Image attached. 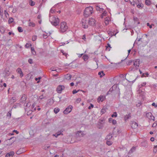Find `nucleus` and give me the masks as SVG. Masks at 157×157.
Masks as SVG:
<instances>
[{
	"label": "nucleus",
	"instance_id": "obj_1",
	"mask_svg": "<svg viewBox=\"0 0 157 157\" xmlns=\"http://www.w3.org/2000/svg\"><path fill=\"white\" fill-rule=\"evenodd\" d=\"M93 8L91 6L87 7L85 8L84 11V15L86 17H88L93 13Z\"/></svg>",
	"mask_w": 157,
	"mask_h": 157
},
{
	"label": "nucleus",
	"instance_id": "obj_2",
	"mask_svg": "<svg viewBox=\"0 0 157 157\" xmlns=\"http://www.w3.org/2000/svg\"><path fill=\"white\" fill-rule=\"evenodd\" d=\"M50 21L51 23L53 25L56 26L58 25L59 23V19L58 18H56L55 17H51L50 14Z\"/></svg>",
	"mask_w": 157,
	"mask_h": 157
},
{
	"label": "nucleus",
	"instance_id": "obj_3",
	"mask_svg": "<svg viewBox=\"0 0 157 157\" xmlns=\"http://www.w3.org/2000/svg\"><path fill=\"white\" fill-rule=\"evenodd\" d=\"M67 29V26L66 23L65 22H62L61 23L60 29L59 32L61 33L65 32Z\"/></svg>",
	"mask_w": 157,
	"mask_h": 157
},
{
	"label": "nucleus",
	"instance_id": "obj_4",
	"mask_svg": "<svg viewBox=\"0 0 157 157\" xmlns=\"http://www.w3.org/2000/svg\"><path fill=\"white\" fill-rule=\"evenodd\" d=\"M73 108V107L72 105H69L63 111V113L65 114H67L69 113H70L71 111Z\"/></svg>",
	"mask_w": 157,
	"mask_h": 157
},
{
	"label": "nucleus",
	"instance_id": "obj_5",
	"mask_svg": "<svg viewBox=\"0 0 157 157\" xmlns=\"http://www.w3.org/2000/svg\"><path fill=\"white\" fill-rule=\"evenodd\" d=\"M81 22L82 23V26L84 29L87 28L88 27V25L86 23V19H82Z\"/></svg>",
	"mask_w": 157,
	"mask_h": 157
},
{
	"label": "nucleus",
	"instance_id": "obj_6",
	"mask_svg": "<svg viewBox=\"0 0 157 157\" xmlns=\"http://www.w3.org/2000/svg\"><path fill=\"white\" fill-rule=\"evenodd\" d=\"M65 88L64 86L59 85L56 89V90L58 93H61L62 90H63Z\"/></svg>",
	"mask_w": 157,
	"mask_h": 157
},
{
	"label": "nucleus",
	"instance_id": "obj_7",
	"mask_svg": "<svg viewBox=\"0 0 157 157\" xmlns=\"http://www.w3.org/2000/svg\"><path fill=\"white\" fill-rule=\"evenodd\" d=\"M130 124L131 127L133 129L136 128L138 126V124L134 121H131Z\"/></svg>",
	"mask_w": 157,
	"mask_h": 157
},
{
	"label": "nucleus",
	"instance_id": "obj_8",
	"mask_svg": "<svg viewBox=\"0 0 157 157\" xmlns=\"http://www.w3.org/2000/svg\"><path fill=\"white\" fill-rule=\"evenodd\" d=\"M88 24L92 26H94L95 24V20L92 18H89L88 21Z\"/></svg>",
	"mask_w": 157,
	"mask_h": 157
},
{
	"label": "nucleus",
	"instance_id": "obj_9",
	"mask_svg": "<svg viewBox=\"0 0 157 157\" xmlns=\"http://www.w3.org/2000/svg\"><path fill=\"white\" fill-rule=\"evenodd\" d=\"M17 71L18 73L20 74V76L21 77H22L23 76V73L21 69L20 68H17Z\"/></svg>",
	"mask_w": 157,
	"mask_h": 157
},
{
	"label": "nucleus",
	"instance_id": "obj_10",
	"mask_svg": "<svg viewBox=\"0 0 157 157\" xmlns=\"http://www.w3.org/2000/svg\"><path fill=\"white\" fill-rule=\"evenodd\" d=\"M26 99V97L25 94L22 95L21 99L20 100V102L22 103H24Z\"/></svg>",
	"mask_w": 157,
	"mask_h": 157
},
{
	"label": "nucleus",
	"instance_id": "obj_11",
	"mask_svg": "<svg viewBox=\"0 0 157 157\" xmlns=\"http://www.w3.org/2000/svg\"><path fill=\"white\" fill-rule=\"evenodd\" d=\"M142 146L144 147H147L148 146V143L147 141H144L142 142L140 144Z\"/></svg>",
	"mask_w": 157,
	"mask_h": 157
},
{
	"label": "nucleus",
	"instance_id": "obj_12",
	"mask_svg": "<svg viewBox=\"0 0 157 157\" xmlns=\"http://www.w3.org/2000/svg\"><path fill=\"white\" fill-rule=\"evenodd\" d=\"M140 64L139 59H137L134 61L133 65L135 67L137 66L139 67Z\"/></svg>",
	"mask_w": 157,
	"mask_h": 157
},
{
	"label": "nucleus",
	"instance_id": "obj_13",
	"mask_svg": "<svg viewBox=\"0 0 157 157\" xmlns=\"http://www.w3.org/2000/svg\"><path fill=\"white\" fill-rule=\"evenodd\" d=\"M131 113H129L128 114H126L124 117V119L125 121H126L128 119L131 118Z\"/></svg>",
	"mask_w": 157,
	"mask_h": 157
},
{
	"label": "nucleus",
	"instance_id": "obj_14",
	"mask_svg": "<svg viewBox=\"0 0 157 157\" xmlns=\"http://www.w3.org/2000/svg\"><path fill=\"white\" fill-rule=\"evenodd\" d=\"M146 117L150 119H152V117L154 118V116H152V114L151 113H148L146 114Z\"/></svg>",
	"mask_w": 157,
	"mask_h": 157
},
{
	"label": "nucleus",
	"instance_id": "obj_15",
	"mask_svg": "<svg viewBox=\"0 0 157 157\" xmlns=\"http://www.w3.org/2000/svg\"><path fill=\"white\" fill-rule=\"evenodd\" d=\"M16 101V99L15 97H13L10 100V102L11 103V104L13 103Z\"/></svg>",
	"mask_w": 157,
	"mask_h": 157
},
{
	"label": "nucleus",
	"instance_id": "obj_16",
	"mask_svg": "<svg viewBox=\"0 0 157 157\" xmlns=\"http://www.w3.org/2000/svg\"><path fill=\"white\" fill-rule=\"evenodd\" d=\"M62 131H61L60 132H58L57 133H56L55 134H53V136L57 137L59 136L60 135H63V134L62 133Z\"/></svg>",
	"mask_w": 157,
	"mask_h": 157
},
{
	"label": "nucleus",
	"instance_id": "obj_17",
	"mask_svg": "<svg viewBox=\"0 0 157 157\" xmlns=\"http://www.w3.org/2000/svg\"><path fill=\"white\" fill-rule=\"evenodd\" d=\"M24 151L23 148H20L17 151L16 153L17 154L19 155L23 153Z\"/></svg>",
	"mask_w": 157,
	"mask_h": 157
},
{
	"label": "nucleus",
	"instance_id": "obj_18",
	"mask_svg": "<svg viewBox=\"0 0 157 157\" xmlns=\"http://www.w3.org/2000/svg\"><path fill=\"white\" fill-rule=\"evenodd\" d=\"M0 31L2 33H4L5 31V28L3 26L0 27Z\"/></svg>",
	"mask_w": 157,
	"mask_h": 157
},
{
	"label": "nucleus",
	"instance_id": "obj_19",
	"mask_svg": "<svg viewBox=\"0 0 157 157\" xmlns=\"http://www.w3.org/2000/svg\"><path fill=\"white\" fill-rule=\"evenodd\" d=\"M136 6L138 8H142L143 7L144 5L141 2L138 4Z\"/></svg>",
	"mask_w": 157,
	"mask_h": 157
},
{
	"label": "nucleus",
	"instance_id": "obj_20",
	"mask_svg": "<svg viewBox=\"0 0 157 157\" xmlns=\"http://www.w3.org/2000/svg\"><path fill=\"white\" fill-rule=\"evenodd\" d=\"M135 150L136 147H132L129 151V153L130 154L132 153Z\"/></svg>",
	"mask_w": 157,
	"mask_h": 157
},
{
	"label": "nucleus",
	"instance_id": "obj_21",
	"mask_svg": "<svg viewBox=\"0 0 157 157\" xmlns=\"http://www.w3.org/2000/svg\"><path fill=\"white\" fill-rule=\"evenodd\" d=\"M35 2L32 0H30L29 1V4L31 6H33L35 5Z\"/></svg>",
	"mask_w": 157,
	"mask_h": 157
},
{
	"label": "nucleus",
	"instance_id": "obj_22",
	"mask_svg": "<svg viewBox=\"0 0 157 157\" xmlns=\"http://www.w3.org/2000/svg\"><path fill=\"white\" fill-rule=\"evenodd\" d=\"M113 137V136L112 134L110 133L106 137V139L109 140H110Z\"/></svg>",
	"mask_w": 157,
	"mask_h": 157
},
{
	"label": "nucleus",
	"instance_id": "obj_23",
	"mask_svg": "<svg viewBox=\"0 0 157 157\" xmlns=\"http://www.w3.org/2000/svg\"><path fill=\"white\" fill-rule=\"evenodd\" d=\"M82 58L85 61L87 60L88 59V56L87 55H84L83 56Z\"/></svg>",
	"mask_w": 157,
	"mask_h": 157
},
{
	"label": "nucleus",
	"instance_id": "obj_24",
	"mask_svg": "<svg viewBox=\"0 0 157 157\" xmlns=\"http://www.w3.org/2000/svg\"><path fill=\"white\" fill-rule=\"evenodd\" d=\"M98 75H100V77H102L103 76L105 75V74L104 73L103 71H102L99 72L98 73Z\"/></svg>",
	"mask_w": 157,
	"mask_h": 157
},
{
	"label": "nucleus",
	"instance_id": "obj_25",
	"mask_svg": "<svg viewBox=\"0 0 157 157\" xmlns=\"http://www.w3.org/2000/svg\"><path fill=\"white\" fill-rule=\"evenodd\" d=\"M35 24L33 22H30L29 23V26H32L33 27H34L35 26Z\"/></svg>",
	"mask_w": 157,
	"mask_h": 157
},
{
	"label": "nucleus",
	"instance_id": "obj_26",
	"mask_svg": "<svg viewBox=\"0 0 157 157\" xmlns=\"http://www.w3.org/2000/svg\"><path fill=\"white\" fill-rule=\"evenodd\" d=\"M14 21V19L13 18L11 17H10L8 20V22L9 24H11Z\"/></svg>",
	"mask_w": 157,
	"mask_h": 157
},
{
	"label": "nucleus",
	"instance_id": "obj_27",
	"mask_svg": "<svg viewBox=\"0 0 157 157\" xmlns=\"http://www.w3.org/2000/svg\"><path fill=\"white\" fill-rule=\"evenodd\" d=\"M31 51L33 55H35L36 54V52L34 50V48L33 47L31 48Z\"/></svg>",
	"mask_w": 157,
	"mask_h": 157
},
{
	"label": "nucleus",
	"instance_id": "obj_28",
	"mask_svg": "<svg viewBox=\"0 0 157 157\" xmlns=\"http://www.w3.org/2000/svg\"><path fill=\"white\" fill-rule=\"evenodd\" d=\"M105 23L106 25L109 24V20L108 18L106 17L105 19Z\"/></svg>",
	"mask_w": 157,
	"mask_h": 157
},
{
	"label": "nucleus",
	"instance_id": "obj_29",
	"mask_svg": "<svg viewBox=\"0 0 157 157\" xmlns=\"http://www.w3.org/2000/svg\"><path fill=\"white\" fill-rule=\"evenodd\" d=\"M72 75L69 74H67L66 75V79L68 80H69L70 79Z\"/></svg>",
	"mask_w": 157,
	"mask_h": 157
},
{
	"label": "nucleus",
	"instance_id": "obj_30",
	"mask_svg": "<svg viewBox=\"0 0 157 157\" xmlns=\"http://www.w3.org/2000/svg\"><path fill=\"white\" fill-rule=\"evenodd\" d=\"M145 3L146 5L148 6H149L151 4V2L150 0H146Z\"/></svg>",
	"mask_w": 157,
	"mask_h": 157
},
{
	"label": "nucleus",
	"instance_id": "obj_31",
	"mask_svg": "<svg viewBox=\"0 0 157 157\" xmlns=\"http://www.w3.org/2000/svg\"><path fill=\"white\" fill-rule=\"evenodd\" d=\"M11 110H10L7 113L6 115V116L7 117H10L9 118H10L11 117Z\"/></svg>",
	"mask_w": 157,
	"mask_h": 157
},
{
	"label": "nucleus",
	"instance_id": "obj_32",
	"mask_svg": "<svg viewBox=\"0 0 157 157\" xmlns=\"http://www.w3.org/2000/svg\"><path fill=\"white\" fill-rule=\"evenodd\" d=\"M53 102V101L52 99H50L48 100V103L50 105H52Z\"/></svg>",
	"mask_w": 157,
	"mask_h": 157
},
{
	"label": "nucleus",
	"instance_id": "obj_33",
	"mask_svg": "<svg viewBox=\"0 0 157 157\" xmlns=\"http://www.w3.org/2000/svg\"><path fill=\"white\" fill-rule=\"evenodd\" d=\"M106 108H103L101 111V112L102 113V114H103L105 113L106 111Z\"/></svg>",
	"mask_w": 157,
	"mask_h": 157
},
{
	"label": "nucleus",
	"instance_id": "obj_34",
	"mask_svg": "<svg viewBox=\"0 0 157 157\" xmlns=\"http://www.w3.org/2000/svg\"><path fill=\"white\" fill-rule=\"evenodd\" d=\"M59 109L58 108H55L54 110V112L56 113H57L59 111Z\"/></svg>",
	"mask_w": 157,
	"mask_h": 157
},
{
	"label": "nucleus",
	"instance_id": "obj_35",
	"mask_svg": "<svg viewBox=\"0 0 157 157\" xmlns=\"http://www.w3.org/2000/svg\"><path fill=\"white\" fill-rule=\"evenodd\" d=\"M111 47L110 46V45L108 43L107 44V46H106V49L107 50H108L109 51L110 50V48H111Z\"/></svg>",
	"mask_w": 157,
	"mask_h": 157
},
{
	"label": "nucleus",
	"instance_id": "obj_36",
	"mask_svg": "<svg viewBox=\"0 0 157 157\" xmlns=\"http://www.w3.org/2000/svg\"><path fill=\"white\" fill-rule=\"evenodd\" d=\"M50 147V146L48 145H45L44 147V149L45 150H47Z\"/></svg>",
	"mask_w": 157,
	"mask_h": 157
},
{
	"label": "nucleus",
	"instance_id": "obj_37",
	"mask_svg": "<svg viewBox=\"0 0 157 157\" xmlns=\"http://www.w3.org/2000/svg\"><path fill=\"white\" fill-rule=\"evenodd\" d=\"M117 114L116 112H114L113 114L111 115V117H117Z\"/></svg>",
	"mask_w": 157,
	"mask_h": 157
},
{
	"label": "nucleus",
	"instance_id": "obj_38",
	"mask_svg": "<svg viewBox=\"0 0 157 157\" xmlns=\"http://www.w3.org/2000/svg\"><path fill=\"white\" fill-rule=\"evenodd\" d=\"M17 30L19 32H22L23 31V30L22 29V28L20 27H18L17 28Z\"/></svg>",
	"mask_w": 157,
	"mask_h": 157
},
{
	"label": "nucleus",
	"instance_id": "obj_39",
	"mask_svg": "<svg viewBox=\"0 0 157 157\" xmlns=\"http://www.w3.org/2000/svg\"><path fill=\"white\" fill-rule=\"evenodd\" d=\"M106 144L108 145H110L112 144V142L108 140L106 142Z\"/></svg>",
	"mask_w": 157,
	"mask_h": 157
},
{
	"label": "nucleus",
	"instance_id": "obj_40",
	"mask_svg": "<svg viewBox=\"0 0 157 157\" xmlns=\"http://www.w3.org/2000/svg\"><path fill=\"white\" fill-rule=\"evenodd\" d=\"M141 0H136V1H135V5L136 4V5L137 6V4H138L140 3H141Z\"/></svg>",
	"mask_w": 157,
	"mask_h": 157
},
{
	"label": "nucleus",
	"instance_id": "obj_41",
	"mask_svg": "<svg viewBox=\"0 0 157 157\" xmlns=\"http://www.w3.org/2000/svg\"><path fill=\"white\" fill-rule=\"evenodd\" d=\"M102 98H103L102 96H100L99 97L98 99V101H103V99H102Z\"/></svg>",
	"mask_w": 157,
	"mask_h": 157
},
{
	"label": "nucleus",
	"instance_id": "obj_42",
	"mask_svg": "<svg viewBox=\"0 0 157 157\" xmlns=\"http://www.w3.org/2000/svg\"><path fill=\"white\" fill-rule=\"evenodd\" d=\"M32 45L31 44L29 43H27L25 45V48H28L29 46H31Z\"/></svg>",
	"mask_w": 157,
	"mask_h": 157
},
{
	"label": "nucleus",
	"instance_id": "obj_43",
	"mask_svg": "<svg viewBox=\"0 0 157 157\" xmlns=\"http://www.w3.org/2000/svg\"><path fill=\"white\" fill-rule=\"evenodd\" d=\"M130 2L131 4L133 6H135V1H134L133 0H130Z\"/></svg>",
	"mask_w": 157,
	"mask_h": 157
},
{
	"label": "nucleus",
	"instance_id": "obj_44",
	"mask_svg": "<svg viewBox=\"0 0 157 157\" xmlns=\"http://www.w3.org/2000/svg\"><path fill=\"white\" fill-rule=\"evenodd\" d=\"M16 140V138L14 137H12L10 139H9V140H12V143L14 142Z\"/></svg>",
	"mask_w": 157,
	"mask_h": 157
},
{
	"label": "nucleus",
	"instance_id": "obj_45",
	"mask_svg": "<svg viewBox=\"0 0 157 157\" xmlns=\"http://www.w3.org/2000/svg\"><path fill=\"white\" fill-rule=\"evenodd\" d=\"M36 37L37 36H36L34 35L33 36L32 38V40L35 41L36 40Z\"/></svg>",
	"mask_w": 157,
	"mask_h": 157
},
{
	"label": "nucleus",
	"instance_id": "obj_46",
	"mask_svg": "<svg viewBox=\"0 0 157 157\" xmlns=\"http://www.w3.org/2000/svg\"><path fill=\"white\" fill-rule=\"evenodd\" d=\"M8 153L10 154V156H13L14 154V152L13 151H11L10 152Z\"/></svg>",
	"mask_w": 157,
	"mask_h": 157
},
{
	"label": "nucleus",
	"instance_id": "obj_47",
	"mask_svg": "<svg viewBox=\"0 0 157 157\" xmlns=\"http://www.w3.org/2000/svg\"><path fill=\"white\" fill-rule=\"evenodd\" d=\"M28 62L30 63V64H32L33 63V60L31 59H28Z\"/></svg>",
	"mask_w": 157,
	"mask_h": 157
},
{
	"label": "nucleus",
	"instance_id": "obj_48",
	"mask_svg": "<svg viewBox=\"0 0 157 157\" xmlns=\"http://www.w3.org/2000/svg\"><path fill=\"white\" fill-rule=\"evenodd\" d=\"M93 60L94 61H95L96 63V64H97V66H98V60L97 59H96V58H94L93 59Z\"/></svg>",
	"mask_w": 157,
	"mask_h": 157
},
{
	"label": "nucleus",
	"instance_id": "obj_49",
	"mask_svg": "<svg viewBox=\"0 0 157 157\" xmlns=\"http://www.w3.org/2000/svg\"><path fill=\"white\" fill-rule=\"evenodd\" d=\"M81 99L80 98H78L76 100V102L77 103H78L81 101Z\"/></svg>",
	"mask_w": 157,
	"mask_h": 157
},
{
	"label": "nucleus",
	"instance_id": "obj_50",
	"mask_svg": "<svg viewBox=\"0 0 157 157\" xmlns=\"http://www.w3.org/2000/svg\"><path fill=\"white\" fill-rule=\"evenodd\" d=\"M112 123L113 124L115 125L117 124V121L116 120L113 119L112 120Z\"/></svg>",
	"mask_w": 157,
	"mask_h": 157
},
{
	"label": "nucleus",
	"instance_id": "obj_51",
	"mask_svg": "<svg viewBox=\"0 0 157 157\" xmlns=\"http://www.w3.org/2000/svg\"><path fill=\"white\" fill-rule=\"evenodd\" d=\"M78 91H79V90L77 91L76 90H74L72 91V93L73 94H75L77 93Z\"/></svg>",
	"mask_w": 157,
	"mask_h": 157
},
{
	"label": "nucleus",
	"instance_id": "obj_52",
	"mask_svg": "<svg viewBox=\"0 0 157 157\" xmlns=\"http://www.w3.org/2000/svg\"><path fill=\"white\" fill-rule=\"evenodd\" d=\"M94 105L92 104H90V106H89L88 107V109H91V108H93L94 107Z\"/></svg>",
	"mask_w": 157,
	"mask_h": 157
},
{
	"label": "nucleus",
	"instance_id": "obj_53",
	"mask_svg": "<svg viewBox=\"0 0 157 157\" xmlns=\"http://www.w3.org/2000/svg\"><path fill=\"white\" fill-rule=\"evenodd\" d=\"M4 13H5L6 17H7L8 16H9V14L7 12L6 10H5Z\"/></svg>",
	"mask_w": 157,
	"mask_h": 157
},
{
	"label": "nucleus",
	"instance_id": "obj_54",
	"mask_svg": "<svg viewBox=\"0 0 157 157\" xmlns=\"http://www.w3.org/2000/svg\"><path fill=\"white\" fill-rule=\"evenodd\" d=\"M132 60H130L128 61V63H127V64L128 65H130L131 64V63L132 62Z\"/></svg>",
	"mask_w": 157,
	"mask_h": 157
},
{
	"label": "nucleus",
	"instance_id": "obj_55",
	"mask_svg": "<svg viewBox=\"0 0 157 157\" xmlns=\"http://www.w3.org/2000/svg\"><path fill=\"white\" fill-rule=\"evenodd\" d=\"M51 70L52 71H56V67H52L51 68Z\"/></svg>",
	"mask_w": 157,
	"mask_h": 157
},
{
	"label": "nucleus",
	"instance_id": "obj_56",
	"mask_svg": "<svg viewBox=\"0 0 157 157\" xmlns=\"http://www.w3.org/2000/svg\"><path fill=\"white\" fill-rule=\"evenodd\" d=\"M121 78H124V79H125L128 81V80L125 78L126 76H124L123 74H121ZM128 81L130 82L128 80Z\"/></svg>",
	"mask_w": 157,
	"mask_h": 157
},
{
	"label": "nucleus",
	"instance_id": "obj_57",
	"mask_svg": "<svg viewBox=\"0 0 157 157\" xmlns=\"http://www.w3.org/2000/svg\"><path fill=\"white\" fill-rule=\"evenodd\" d=\"M96 10L97 11H101V10H100V7L99 6H96Z\"/></svg>",
	"mask_w": 157,
	"mask_h": 157
},
{
	"label": "nucleus",
	"instance_id": "obj_58",
	"mask_svg": "<svg viewBox=\"0 0 157 157\" xmlns=\"http://www.w3.org/2000/svg\"><path fill=\"white\" fill-rule=\"evenodd\" d=\"M48 37V36L47 34H43V37L44 39H46Z\"/></svg>",
	"mask_w": 157,
	"mask_h": 157
},
{
	"label": "nucleus",
	"instance_id": "obj_59",
	"mask_svg": "<svg viewBox=\"0 0 157 157\" xmlns=\"http://www.w3.org/2000/svg\"><path fill=\"white\" fill-rule=\"evenodd\" d=\"M152 105L153 106H154L155 108H156L157 107V105L155 104V103H153L152 104Z\"/></svg>",
	"mask_w": 157,
	"mask_h": 157
},
{
	"label": "nucleus",
	"instance_id": "obj_60",
	"mask_svg": "<svg viewBox=\"0 0 157 157\" xmlns=\"http://www.w3.org/2000/svg\"><path fill=\"white\" fill-rule=\"evenodd\" d=\"M147 26H149V28H150V29H151V28H152V25H150V24H149V23H147Z\"/></svg>",
	"mask_w": 157,
	"mask_h": 157
},
{
	"label": "nucleus",
	"instance_id": "obj_61",
	"mask_svg": "<svg viewBox=\"0 0 157 157\" xmlns=\"http://www.w3.org/2000/svg\"><path fill=\"white\" fill-rule=\"evenodd\" d=\"M39 98L41 99H43V98H44V96H43V94H42L39 97Z\"/></svg>",
	"mask_w": 157,
	"mask_h": 157
},
{
	"label": "nucleus",
	"instance_id": "obj_62",
	"mask_svg": "<svg viewBox=\"0 0 157 157\" xmlns=\"http://www.w3.org/2000/svg\"><path fill=\"white\" fill-rule=\"evenodd\" d=\"M154 149L153 150V152L154 153H156L157 151V149L155 147H154Z\"/></svg>",
	"mask_w": 157,
	"mask_h": 157
},
{
	"label": "nucleus",
	"instance_id": "obj_63",
	"mask_svg": "<svg viewBox=\"0 0 157 157\" xmlns=\"http://www.w3.org/2000/svg\"><path fill=\"white\" fill-rule=\"evenodd\" d=\"M113 120V119L112 118H109V122L111 123V122H112Z\"/></svg>",
	"mask_w": 157,
	"mask_h": 157
},
{
	"label": "nucleus",
	"instance_id": "obj_64",
	"mask_svg": "<svg viewBox=\"0 0 157 157\" xmlns=\"http://www.w3.org/2000/svg\"><path fill=\"white\" fill-rule=\"evenodd\" d=\"M10 155L9 153H7L5 157H10Z\"/></svg>",
	"mask_w": 157,
	"mask_h": 157
}]
</instances>
